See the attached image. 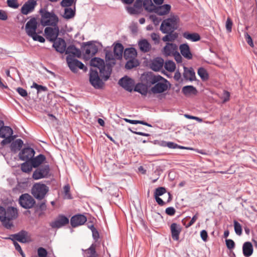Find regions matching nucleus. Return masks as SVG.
Instances as JSON below:
<instances>
[{
	"label": "nucleus",
	"mask_w": 257,
	"mask_h": 257,
	"mask_svg": "<svg viewBox=\"0 0 257 257\" xmlns=\"http://www.w3.org/2000/svg\"><path fill=\"white\" fill-rule=\"evenodd\" d=\"M17 91L22 97H26L28 95V93L26 90L22 87H18L17 89Z\"/></svg>",
	"instance_id": "64"
},
{
	"label": "nucleus",
	"mask_w": 257,
	"mask_h": 257,
	"mask_svg": "<svg viewBox=\"0 0 257 257\" xmlns=\"http://www.w3.org/2000/svg\"><path fill=\"white\" fill-rule=\"evenodd\" d=\"M134 91L142 95H146L147 93V88L142 84L140 83H138L135 86Z\"/></svg>",
	"instance_id": "45"
},
{
	"label": "nucleus",
	"mask_w": 257,
	"mask_h": 257,
	"mask_svg": "<svg viewBox=\"0 0 257 257\" xmlns=\"http://www.w3.org/2000/svg\"><path fill=\"white\" fill-rule=\"evenodd\" d=\"M70 186L69 185H65L63 190H64V198L70 199H71V195L70 193Z\"/></svg>",
	"instance_id": "51"
},
{
	"label": "nucleus",
	"mask_w": 257,
	"mask_h": 257,
	"mask_svg": "<svg viewBox=\"0 0 257 257\" xmlns=\"http://www.w3.org/2000/svg\"><path fill=\"white\" fill-rule=\"evenodd\" d=\"M49 190V187L45 184L36 183L33 185L31 193L36 199L41 200L44 198Z\"/></svg>",
	"instance_id": "6"
},
{
	"label": "nucleus",
	"mask_w": 257,
	"mask_h": 257,
	"mask_svg": "<svg viewBox=\"0 0 257 257\" xmlns=\"http://www.w3.org/2000/svg\"><path fill=\"white\" fill-rule=\"evenodd\" d=\"M23 145V141L20 139H17L11 145V149L14 152H17L21 150Z\"/></svg>",
	"instance_id": "36"
},
{
	"label": "nucleus",
	"mask_w": 257,
	"mask_h": 257,
	"mask_svg": "<svg viewBox=\"0 0 257 257\" xmlns=\"http://www.w3.org/2000/svg\"><path fill=\"white\" fill-rule=\"evenodd\" d=\"M19 202L21 206L25 209H31L36 204L35 199L28 193L22 194L19 197Z\"/></svg>",
	"instance_id": "8"
},
{
	"label": "nucleus",
	"mask_w": 257,
	"mask_h": 257,
	"mask_svg": "<svg viewBox=\"0 0 257 257\" xmlns=\"http://www.w3.org/2000/svg\"><path fill=\"white\" fill-rule=\"evenodd\" d=\"M38 23L35 18H31L26 24L25 29L27 35L30 37L36 33Z\"/></svg>",
	"instance_id": "18"
},
{
	"label": "nucleus",
	"mask_w": 257,
	"mask_h": 257,
	"mask_svg": "<svg viewBox=\"0 0 257 257\" xmlns=\"http://www.w3.org/2000/svg\"><path fill=\"white\" fill-rule=\"evenodd\" d=\"M140 50L144 53L149 52L151 48L150 44L146 39L140 40L138 43Z\"/></svg>",
	"instance_id": "32"
},
{
	"label": "nucleus",
	"mask_w": 257,
	"mask_h": 257,
	"mask_svg": "<svg viewBox=\"0 0 257 257\" xmlns=\"http://www.w3.org/2000/svg\"><path fill=\"white\" fill-rule=\"evenodd\" d=\"M198 74L203 81L207 80L208 79V74L203 67H200L198 69Z\"/></svg>",
	"instance_id": "46"
},
{
	"label": "nucleus",
	"mask_w": 257,
	"mask_h": 257,
	"mask_svg": "<svg viewBox=\"0 0 257 257\" xmlns=\"http://www.w3.org/2000/svg\"><path fill=\"white\" fill-rule=\"evenodd\" d=\"M13 131L11 127L8 126H4L1 127L0 130V138L5 139L1 144L3 145L10 143L14 139L12 135Z\"/></svg>",
	"instance_id": "10"
},
{
	"label": "nucleus",
	"mask_w": 257,
	"mask_h": 257,
	"mask_svg": "<svg viewBox=\"0 0 257 257\" xmlns=\"http://www.w3.org/2000/svg\"><path fill=\"white\" fill-rule=\"evenodd\" d=\"M66 61L70 69L73 72H76L77 69H83L84 65L80 61L74 58L66 57Z\"/></svg>",
	"instance_id": "11"
},
{
	"label": "nucleus",
	"mask_w": 257,
	"mask_h": 257,
	"mask_svg": "<svg viewBox=\"0 0 257 257\" xmlns=\"http://www.w3.org/2000/svg\"><path fill=\"white\" fill-rule=\"evenodd\" d=\"M127 11L131 15H136L139 14L141 12V9L133 6V7L128 8Z\"/></svg>",
	"instance_id": "54"
},
{
	"label": "nucleus",
	"mask_w": 257,
	"mask_h": 257,
	"mask_svg": "<svg viewBox=\"0 0 257 257\" xmlns=\"http://www.w3.org/2000/svg\"><path fill=\"white\" fill-rule=\"evenodd\" d=\"M164 64L165 69L168 71L172 72L175 71L176 64L173 61H166Z\"/></svg>",
	"instance_id": "43"
},
{
	"label": "nucleus",
	"mask_w": 257,
	"mask_h": 257,
	"mask_svg": "<svg viewBox=\"0 0 257 257\" xmlns=\"http://www.w3.org/2000/svg\"><path fill=\"white\" fill-rule=\"evenodd\" d=\"M36 5V0H28L22 7L21 12L22 14L27 15L34 11Z\"/></svg>",
	"instance_id": "16"
},
{
	"label": "nucleus",
	"mask_w": 257,
	"mask_h": 257,
	"mask_svg": "<svg viewBox=\"0 0 257 257\" xmlns=\"http://www.w3.org/2000/svg\"><path fill=\"white\" fill-rule=\"evenodd\" d=\"M90 66L92 67L91 68L94 69H96L97 70H99L100 76L104 79V81H106L109 78L111 71H112V65L109 63H106L105 65L104 61L103 59L95 57L90 61Z\"/></svg>",
	"instance_id": "4"
},
{
	"label": "nucleus",
	"mask_w": 257,
	"mask_h": 257,
	"mask_svg": "<svg viewBox=\"0 0 257 257\" xmlns=\"http://www.w3.org/2000/svg\"><path fill=\"white\" fill-rule=\"evenodd\" d=\"M164 64V61L163 59L161 57H157L153 59L150 65V67L153 70L159 71L163 68Z\"/></svg>",
	"instance_id": "26"
},
{
	"label": "nucleus",
	"mask_w": 257,
	"mask_h": 257,
	"mask_svg": "<svg viewBox=\"0 0 257 257\" xmlns=\"http://www.w3.org/2000/svg\"><path fill=\"white\" fill-rule=\"evenodd\" d=\"M179 49L182 56L187 59H191L192 55L190 52V47L187 44H183L180 45Z\"/></svg>",
	"instance_id": "28"
},
{
	"label": "nucleus",
	"mask_w": 257,
	"mask_h": 257,
	"mask_svg": "<svg viewBox=\"0 0 257 257\" xmlns=\"http://www.w3.org/2000/svg\"><path fill=\"white\" fill-rule=\"evenodd\" d=\"M232 25H233V23H232L231 20L229 18H228L227 19V20L226 22L225 27H226L227 31L228 33H230L231 32Z\"/></svg>",
	"instance_id": "59"
},
{
	"label": "nucleus",
	"mask_w": 257,
	"mask_h": 257,
	"mask_svg": "<svg viewBox=\"0 0 257 257\" xmlns=\"http://www.w3.org/2000/svg\"><path fill=\"white\" fill-rule=\"evenodd\" d=\"M182 92L185 95L196 94L197 91L195 87L192 85H187L182 88Z\"/></svg>",
	"instance_id": "38"
},
{
	"label": "nucleus",
	"mask_w": 257,
	"mask_h": 257,
	"mask_svg": "<svg viewBox=\"0 0 257 257\" xmlns=\"http://www.w3.org/2000/svg\"><path fill=\"white\" fill-rule=\"evenodd\" d=\"M66 54H67V57L75 58L80 57L81 56V51L77 48L74 45H70L67 48L65 51Z\"/></svg>",
	"instance_id": "20"
},
{
	"label": "nucleus",
	"mask_w": 257,
	"mask_h": 257,
	"mask_svg": "<svg viewBox=\"0 0 257 257\" xmlns=\"http://www.w3.org/2000/svg\"><path fill=\"white\" fill-rule=\"evenodd\" d=\"M178 46L174 43H167L163 48V54L166 56H172L177 52Z\"/></svg>",
	"instance_id": "22"
},
{
	"label": "nucleus",
	"mask_w": 257,
	"mask_h": 257,
	"mask_svg": "<svg viewBox=\"0 0 257 257\" xmlns=\"http://www.w3.org/2000/svg\"><path fill=\"white\" fill-rule=\"evenodd\" d=\"M142 81L148 86L154 85L151 88L154 94H160L167 91L170 86L169 82L160 75H157L152 72L144 73L142 77Z\"/></svg>",
	"instance_id": "1"
},
{
	"label": "nucleus",
	"mask_w": 257,
	"mask_h": 257,
	"mask_svg": "<svg viewBox=\"0 0 257 257\" xmlns=\"http://www.w3.org/2000/svg\"><path fill=\"white\" fill-rule=\"evenodd\" d=\"M87 221L86 217L82 214H76L73 216L70 220V223L73 227L83 225Z\"/></svg>",
	"instance_id": "19"
},
{
	"label": "nucleus",
	"mask_w": 257,
	"mask_h": 257,
	"mask_svg": "<svg viewBox=\"0 0 257 257\" xmlns=\"http://www.w3.org/2000/svg\"><path fill=\"white\" fill-rule=\"evenodd\" d=\"M36 168L32 175L34 180L47 178L50 176V169L49 165H42Z\"/></svg>",
	"instance_id": "7"
},
{
	"label": "nucleus",
	"mask_w": 257,
	"mask_h": 257,
	"mask_svg": "<svg viewBox=\"0 0 257 257\" xmlns=\"http://www.w3.org/2000/svg\"><path fill=\"white\" fill-rule=\"evenodd\" d=\"M233 225L235 233L238 235H241L242 234V227L240 224L236 220H234Z\"/></svg>",
	"instance_id": "49"
},
{
	"label": "nucleus",
	"mask_w": 257,
	"mask_h": 257,
	"mask_svg": "<svg viewBox=\"0 0 257 257\" xmlns=\"http://www.w3.org/2000/svg\"><path fill=\"white\" fill-rule=\"evenodd\" d=\"M74 0H62L61 2V6L62 7H69L72 6Z\"/></svg>",
	"instance_id": "57"
},
{
	"label": "nucleus",
	"mask_w": 257,
	"mask_h": 257,
	"mask_svg": "<svg viewBox=\"0 0 257 257\" xmlns=\"http://www.w3.org/2000/svg\"><path fill=\"white\" fill-rule=\"evenodd\" d=\"M46 160V157L44 155L40 154L36 157H34L30 159L31 163L32 164L33 168H37L40 167V165L42 164Z\"/></svg>",
	"instance_id": "30"
},
{
	"label": "nucleus",
	"mask_w": 257,
	"mask_h": 257,
	"mask_svg": "<svg viewBox=\"0 0 257 257\" xmlns=\"http://www.w3.org/2000/svg\"><path fill=\"white\" fill-rule=\"evenodd\" d=\"M124 121L131 124H141L148 126L152 127V125L142 120H132L127 118H124Z\"/></svg>",
	"instance_id": "48"
},
{
	"label": "nucleus",
	"mask_w": 257,
	"mask_h": 257,
	"mask_svg": "<svg viewBox=\"0 0 257 257\" xmlns=\"http://www.w3.org/2000/svg\"><path fill=\"white\" fill-rule=\"evenodd\" d=\"M183 77L186 80H189L191 81H194L196 79L195 73L194 69L190 67L184 66Z\"/></svg>",
	"instance_id": "27"
},
{
	"label": "nucleus",
	"mask_w": 257,
	"mask_h": 257,
	"mask_svg": "<svg viewBox=\"0 0 257 257\" xmlns=\"http://www.w3.org/2000/svg\"><path fill=\"white\" fill-rule=\"evenodd\" d=\"M244 37L246 39V41L247 44L250 47H254L253 43L252 40L250 36L247 33H245L244 34Z\"/></svg>",
	"instance_id": "61"
},
{
	"label": "nucleus",
	"mask_w": 257,
	"mask_h": 257,
	"mask_svg": "<svg viewBox=\"0 0 257 257\" xmlns=\"http://www.w3.org/2000/svg\"><path fill=\"white\" fill-rule=\"evenodd\" d=\"M35 155V151L30 147L24 148L19 153V158L22 161H30Z\"/></svg>",
	"instance_id": "17"
},
{
	"label": "nucleus",
	"mask_w": 257,
	"mask_h": 257,
	"mask_svg": "<svg viewBox=\"0 0 257 257\" xmlns=\"http://www.w3.org/2000/svg\"><path fill=\"white\" fill-rule=\"evenodd\" d=\"M165 212L168 215L173 216L175 214L176 210L174 207H169L166 209Z\"/></svg>",
	"instance_id": "63"
},
{
	"label": "nucleus",
	"mask_w": 257,
	"mask_h": 257,
	"mask_svg": "<svg viewBox=\"0 0 257 257\" xmlns=\"http://www.w3.org/2000/svg\"><path fill=\"white\" fill-rule=\"evenodd\" d=\"M253 251V247L252 243L249 241L245 242L242 245L243 254L245 257L251 256Z\"/></svg>",
	"instance_id": "29"
},
{
	"label": "nucleus",
	"mask_w": 257,
	"mask_h": 257,
	"mask_svg": "<svg viewBox=\"0 0 257 257\" xmlns=\"http://www.w3.org/2000/svg\"><path fill=\"white\" fill-rule=\"evenodd\" d=\"M97 51V46L90 42H87V44L84 48V53L85 55H88L89 57L95 55Z\"/></svg>",
	"instance_id": "25"
},
{
	"label": "nucleus",
	"mask_w": 257,
	"mask_h": 257,
	"mask_svg": "<svg viewBox=\"0 0 257 257\" xmlns=\"http://www.w3.org/2000/svg\"><path fill=\"white\" fill-rule=\"evenodd\" d=\"M30 37L32 38L33 40L35 41H38L41 43H44L45 41L44 38L41 36L38 35L37 33L34 34Z\"/></svg>",
	"instance_id": "55"
},
{
	"label": "nucleus",
	"mask_w": 257,
	"mask_h": 257,
	"mask_svg": "<svg viewBox=\"0 0 257 257\" xmlns=\"http://www.w3.org/2000/svg\"><path fill=\"white\" fill-rule=\"evenodd\" d=\"M149 19L152 21L155 26L158 25L161 21V19L157 17L155 15H151L149 16Z\"/></svg>",
	"instance_id": "56"
},
{
	"label": "nucleus",
	"mask_w": 257,
	"mask_h": 257,
	"mask_svg": "<svg viewBox=\"0 0 257 257\" xmlns=\"http://www.w3.org/2000/svg\"><path fill=\"white\" fill-rule=\"evenodd\" d=\"M9 238L12 240L18 241L21 243H26L30 241L28 232L23 230L16 234L11 235Z\"/></svg>",
	"instance_id": "12"
},
{
	"label": "nucleus",
	"mask_w": 257,
	"mask_h": 257,
	"mask_svg": "<svg viewBox=\"0 0 257 257\" xmlns=\"http://www.w3.org/2000/svg\"><path fill=\"white\" fill-rule=\"evenodd\" d=\"M41 23L44 26H56L58 22V18L54 12L41 10Z\"/></svg>",
	"instance_id": "5"
},
{
	"label": "nucleus",
	"mask_w": 257,
	"mask_h": 257,
	"mask_svg": "<svg viewBox=\"0 0 257 257\" xmlns=\"http://www.w3.org/2000/svg\"><path fill=\"white\" fill-rule=\"evenodd\" d=\"M65 9L64 13L63 15V17L66 19H70L73 18L75 15V11L72 8L66 7Z\"/></svg>",
	"instance_id": "44"
},
{
	"label": "nucleus",
	"mask_w": 257,
	"mask_h": 257,
	"mask_svg": "<svg viewBox=\"0 0 257 257\" xmlns=\"http://www.w3.org/2000/svg\"><path fill=\"white\" fill-rule=\"evenodd\" d=\"M170 229L172 238L174 240H178L182 230L181 226L176 223H172L170 226Z\"/></svg>",
	"instance_id": "24"
},
{
	"label": "nucleus",
	"mask_w": 257,
	"mask_h": 257,
	"mask_svg": "<svg viewBox=\"0 0 257 257\" xmlns=\"http://www.w3.org/2000/svg\"><path fill=\"white\" fill-rule=\"evenodd\" d=\"M38 254L39 255V257H46L47 254V250L43 248V247H40L38 249Z\"/></svg>",
	"instance_id": "62"
},
{
	"label": "nucleus",
	"mask_w": 257,
	"mask_h": 257,
	"mask_svg": "<svg viewBox=\"0 0 257 257\" xmlns=\"http://www.w3.org/2000/svg\"><path fill=\"white\" fill-rule=\"evenodd\" d=\"M7 3L8 7L13 9H17L19 6L18 0H7Z\"/></svg>",
	"instance_id": "52"
},
{
	"label": "nucleus",
	"mask_w": 257,
	"mask_h": 257,
	"mask_svg": "<svg viewBox=\"0 0 257 257\" xmlns=\"http://www.w3.org/2000/svg\"><path fill=\"white\" fill-rule=\"evenodd\" d=\"M143 7L147 12H154L156 6L153 4L152 0H144Z\"/></svg>",
	"instance_id": "37"
},
{
	"label": "nucleus",
	"mask_w": 257,
	"mask_h": 257,
	"mask_svg": "<svg viewBox=\"0 0 257 257\" xmlns=\"http://www.w3.org/2000/svg\"><path fill=\"white\" fill-rule=\"evenodd\" d=\"M89 81L90 84L95 88H101L103 82L100 78L96 69L91 68L89 71Z\"/></svg>",
	"instance_id": "9"
},
{
	"label": "nucleus",
	"mask_w": 257,
	"mask_h": 257,
	"mask_svg": "<svg viewBox=\"0 0 257 257\" xmlns=\"http://www.w3.org/2000/svg\"><path fill=\"white\" fill-rule=\"evenodd\" d=\"M105 58L107 63H109L112 66L115 64V59H117L114 56L113 52L110 51L106 52Z\"/></svg>",
	"instance_id": "42"
},
{
	"label": "nucleus",
	"mask_w": 257,
	"mask_h": 257,
	"mask_svg": "<svg viewBox=\"0 0 257 257\" xmlns=\"http://www.w3.org/2000/svg\"><path fill=\"white\" fill-rule=\"evenodd\" d=\"M118 84L125 90L132 92L134 87L135 82L133 79L125 76L119 79Z\"/></svg>",
	"instance_id": "13"
},
{
	"label": "nucleus",
	"mask_w": 257,
	"mask_h": 257,
	"mask_svg": "<svg viewBox=\"0 0 257 257\" xmlns=\"http://www.w3.org/2000/svg\"><path fill=\"white\" fill-rule=\"evenodd\" d=\"M37 210L40 211L39 216H40L44 214V211L47 209V206L46 204V201H43L39 204H38L36 206Z\"/></svg>",
	"instance_id": "47"
},
{
	"label": "nucleus",
	"mask_w": 257,
	"mask_h": 257,
	"mask_svg": "<svg viewBox=\"0 0 257 257\" xmlns=\"http://www.w3.org/2000/svg\"><path fill=\"white\" fill-rule=\"evenodd\" d=\"M82 251L84 253V256L86 257H97L98 256L94 244H92L87 249H82Z\"/></svg>",
	"instance_id": "31"
},
{
	"label": "nucleus",
	"mask_w": 257,
	"mask_h": 257,
	"mask_svg": "<svg viewBox=\"0 0 257 257\" xmlns=\"http://www.w3.org/2000/svg\"><path fill=\"white\" fill-rule=\"evenodd\" d=\"M18 216V210L16 208L8 207L5 209L0 206V221L6 228L10 229L13 226L11 221L17 218Z\"/></svg>",
	"instance_id": "3"
},
{
	"label": "nucleus",
	"mask_w": 257,
	"mask_h": 257,
	"mask_svg": "<svg viewBox=\"0 0 257 257\" xmlns=\"http://www.w3.org/2000/svg\"><path fill=\"white\" fill-rule=\"evenodd\" d=\"M13 241L16 250L19 251V252L22 256L24 257L25 253H24L23 250L22 249L20 245L15 240H13Z\"/></svg>",
	"instance_id": "58"
},
{
	"label": "nucleus",
	"mask_w": 257,
	"mask_h": 257,
	"mask_svg": "<svg viewBox=\"0 0 257 257\" xmlns=\"http://www.w3.org/2000/svg\"><path fill=\"white\" fill-rule=\"evenodd\" d=\"M33 166L31 161H25V162L22 163L21 165V169L23 172L29 173L30 172L33 168Z\"/></svg>",
	"instance_id": "39"
},
{
	"label": "nucleus",
	"mask_w": 257,
	"mask_h": 257,
	"mask_svg": "<svg viewBox=\"0 0 257 257\" xmlns=\"http://www.w3.org/2000/svg\"><path fill=\"white\" fill-rule=\"evenodd\" d=\"M54 27V28L46 27L45 29V33L47 39L51 42H53L57 39L59 32L57 25Z\"/></svg>",
	"instance_id": "15"
},
{
	"label": "nucleus",
	"mask_w": 257,
	"mask_h": 257,
	"mask_svg": "<svg viewBox=\"0 0 257 257\" xmlns=\"http://www.w3.org/2000/svg\"><path fill=\"white\" fill-rule=\"evenodd\" d=\"M123 51V47L122 44L117 43L114 47L113 53L114 56L117 59L121 58Z\"/></svg>",
	"instance_id": "33"
},
{
	"label": "nucleus",
	"mask_w": 257,
	"mask_h": 257,
	"mask_svg": "<svg viewBox=\"0 0 257 257\" xmlns=\"http://www.w3.org/2000/svg\"><path fill=\"white\" fill-rule=\"evenodd\" d=\"M53 46L56 51L63 54L66 50V44L65 40L62 38H58L53 41Z\"/></svg>",
	"instance_id": "21"
},
{
	"label": "nucleus",
	"mask_w": 257,
	"mask_h": 257,
	"mask_svg": "<svg viewBox=\"0 0 257 257\" xmlns=\"http://www.w3.org/2000/svg\"><path fill=\"white\" fill-rule=\"evenodd\" d=\"M165 144H166L165 145V146H167V147L170 149H180L191 150H193V149L191 148L180 146L172 142H165Z\"/></svg>",
	"instance_id": "40"
},
{
	"label": "nucleus",
	"mask_w": 257,
	"mask_h": 257,
	"mask_svg": "<svg viewBox=\"0 0 257 257\" xmlns=\"http://www.w3.org/2000/svg\"><path fill=\"white\" fill-rule=\"evenodd\" d=\"M139 65V63L136 58L129 59L125 64V67L126 69H131Z\"/></svg>",
	"instance_id": "41"
},
{
	"label": "nucleus",
	"mask_w": 257,
	"mask_h": 257,
	"mask_svg": "<svg viewBox=\"0 0 257 257\" xmlns=\"http://www.w3.org/2000/svg\"><path fill=\"white\" fill-rule=\"evenodd\" d=\"M166 192V189L165 187H160L156 189L154 192V197H159L163 195Z\"/></svg>",
	"instance_id": "50"
},
{
	"label": "nucleus",
	"mask_w": 257,
	"mask_h": 257,
	"mask_svg": "<svg viewBox=\"0 0 257 257\" xmlns=\"http://www.w3.org/2000/svg\"><path fill=\"white\" fill-rule=\"evenodd\" d=\"M69 223V219L64 215L60 214L56 219L51 222L50 226L53 228H59Z\"/></svg>",
	"instance_id": "14"
},
{
	"label": "nucleus",
	"mask_w": 257,
	"mask_h": 257,
	"mask_svg": "<svg viewBox=\"0 0 257 257\" xmlns=\"http://www.w3.org/2000/svg\"><path fill=\"white\" fill-rule=\"evenodd\" d=\"M31 87L36 88L38 92H40L41 91H46L47 90V87L46 86L38 85L36 82H33Z\"/></svg>",
	"instance_id": "53"
},
{
	"label": "nucleus",
	"mask_w": 257,
	"mask_h": 257,
	"mask_svg": "<svg viewBox=\"0 0 257 257\" xmlns=\"http://www.w3.org/2000/svg\"><path fill=\"white\" fill-rule=\"evenodd\" d=\"M183 37L192 42H197L200 40V35L196 33H189L188 32H184L183 34Z\"/></svg>",
	"instance_id": "34"
},
{
	"label": "nucleus",
	"mask_w": 257,
	"mask_h": 257,
	"mask_svg": "<svg viewBox=\"0 0 257 257\" xmlns=\"http://www.w3.org/2000/svg\"><path fill=\"white\" fill-rule=\"evenodd\" d=\"M171 7L169 4L156 6L154 12L159 16H164L169 13Z\"/></svg>",
	"instance_id": "23"
},
{
	"label": "nucleus",
	"mask_w": 257,
	"mask_h": 257,
	"mask_svg": "<svg viewBox=\"0 0 257 257\" xmlns=\"http://www.w3.org/2000/svg\"><path fill=\"white\" fill-rule=\"evenodd\" d=\"M137 55V51L134 48H127L124 51V57L126 59L135 58Z\"/></svg>",
	"instance_id": "35"
},
{
	"label": "nucleus",
	"mask_w": 257,
	"mask_h": 257,
	"mask_svg": "<svg viewBox=\"0 0 257 257\" xmlns=\"http://www.w3.org/2000/svg\"><path fill=\"white\" fill-rule=\"evenodd\" d=\"M226 245L229 249H233L235 246L234 241L231 239H227L225 240Z\"/></svg>",
	"instance_id": "60"
},
{
	"label": "nucleus",
	"mask_w": 257,
	"mask_h": 257,
	"mask_svg": "<svg viewBox=\"0 0 257 257\" xmlns=\"http://www.w3.org/2000/svg\"><path fill=\"white\" fill-rule=\"evenodd\" d=\"M179 22V19L176 16H171L162 21L160 30L166 34L162 38L164 42L174 41L178 38V34L175 31L178 28Z\"/></svg>",
	"instance_id": "2"
}]
</instances>
